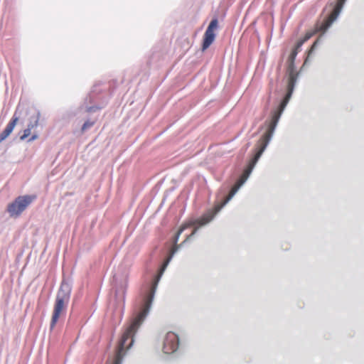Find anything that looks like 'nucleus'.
<instances>
[{"label": "nucleus", "mask_w": 364, "mask_h": 364, "mask_svg": "<svg viewBox=\"0 0 364 364\" xmlns=\"http://www.w3.org/2000/svg\"><path fill=\"white\" fill-rule=\"evenodd\" d=\"M300 47H296L293 49L291 54L289 57V80H288V85H287V93L285 97L280 102L279 106L272 112L271 119L269 122H267V128L265 133L261 136L256 144L255 147V153L254 156L250 161L247 167L245 169L242 176L236 183V184L231 188L229 194L226 197H233V196L236 193L240 186L247 180L249 177L250 173L252 172L253 168L257 164V161L260 158L263 151L266 149L267 144H269L272 136L274 134L275 128L277 125L279 119L285 109L289 100L291 96L294 85L296 80L297 74L294 72V61L298 53V50Z\"/></svg>", "instance_id": "obj_1"}, {"label": "nucleus", "mask_w": 364, "mask_h": 364, "mask_svg": "<svg viewBox=\"0 0 364 364\" xmlns=\"http://www.w3.org/2000/svg\"><path fill=\"white\" fill-rule=\"evenodd\" d=\"M148 312H139L124 332L113 364H121L126 351L132 346L134 336Z\"/></svg>", "instance_id": "obj_2"}, {"label": "nucleus", "mask_w": 364, "mask_h": 364, "mask_svg": "<svg viewBox=\"0 0 364 364\" xmlns=\"http://www.w3.org/2000/svg\"><path fill=\"white\" fill-rule=\"evenodd\" d=\"M70 296V288L67 284H61L60 289L58 291L53 315L50 321V328H53L58 322L59 318L63 315L66 310L68 304Z\"/></svg>", "instance_id": "obj_3"}, {"label": "nucleus", "mask_w": 364, "mask_h": 364, "mask_svg": "<svg viewBox=\"0 0 364 364\" xmlns=\"http://www.w3.org/2000/svg\"><path fill=\"white\" fill-rule=\"evenodd\" d=\"M36 198V195L18 196L8 205L7 210L11 216H19Z\"/></svg>", "instance_id": "obj_4"}, {"label": "nucleus", "mask_w": 364, "mask_h": 364, "mask_svg": "<svg viewBox=\"0 0 364 364\" xmlns=\"http://www.w3.org/2000/svg\"><path fill=\"white\" fill-rule=\"evenodd\" d=\"M192 225H193V224L191 223L183 224L180 227V228L178 229V230L177 231L176 235L172 238L171 242V246L168 250V255H167L166 258L164 259V262L162 264V265H161V270H160L161 277L162 276L163 272L165 270V268L166 267V266L168 265V264L172 259L173 255L177 252V250L179 247V245H177V242L178 240V237H179L180 235L183 232L184 230H186L188 228H190Z\"/></svg>", "instance_id": "obj_5"}, {"label": "nucleus", "mask_w": 364, "mask_h": 364, "mask_svg": "<svg viewBox=\"0 0 364 364\" xmlns=\"http://www.w3.org/2000/svg\"><path fill=\"white\" fill-rule=\"evenodd\" d=\"M218 18H213L209 23L203 36L202 50L204 51L210 47L215 38V31L218 28Z\"/></svg>", "instance_id": "obj_6"}, {"label": "nucleus", "mask_w": 364, "mask_h": 364, "mask_svg": "<svg viewBox=\"0 0 364 364\" xmlns=\"http://www.w3.org/2000/svg\"><path fill=\"white\" fill-rule=\"evenodd\" d=\"M178 336L173 332H168L164 340L163 350L167 354L172 353L178 349Z\"/></svg>", "instance_id": "obj_7"}, {"label": "nucleus", "mask_w": 364, "mask_h": 364, "mask_svg": "<svg viewBox=\"0 0 364 364\" xmlns=\"http://www.w3.org/2000/svg\"><path fill=\"white\" fill-rule=\"evenodd\" d=\"M18 122V117L16 116L15 113L4 130L0 134V143L5 140L11 134Z\"/></svg>", "instance_id": "obj_8"}, {"label": "nucleus", "mask_w": 364, "mask_h": 364, "mask_svg": "<svg viewBox=\"0 0 364 364\" xmlns=\"http://www.w3.org/2000/svg\"><path fill=\"white\" fill-rule=\"evenodd\" d=\"M346 0H338V2L333 9V11H332V13L331 14L330 16H329V21L331 22L333 21H334L338 15L339 14L341 9H342V6L344 4V1Z\"/></svg>", "instance_id": "obj_9"}, {"label": "nucleus", "mask_w": 364, "mask_h": 364, "mask_svg": "<svg viewBox=\"0 0 364 364\" xmlns=\"http://www.w3.org/2000/svg\"><path fill=\"white\" fill-rule=\"evenodd\" d=\"M95 123V121L87 120L82 126L81 132L84 133L87 129L91 128Z\"/></svg>", "instance_id": "obj_10"}, {"label": "nucleus", "mask_w": 364, "mask_h": 364, "mask_svg": "<svg viewBox=\"0 0 364 364\" xmlns=\"http://www.w3.org/2000/svg\"><path fill=\"white\" fill-rule=\"evenodd\" d=\"M38 121H39V114L37 113L36 117H34V120L33 122H31L28 125V129H30L31 130L37 127L38 124Z\"/></svg>", "instance_id": "obj_11"}, {"label": "nucleus", "mask_w": 364, "mask_h": 364, "mask_svg": "<svg viewBox=\"0 0 364 364\" xmlns=\"http://www.w3.org/2000/svg\"><path fill=\"white\" fill-rule=\"evenodd\" d=\"M31 134V130L30 129L26 128L23 130V134L20 136L21 140H25Z\"/></svg>", "instance_id": "obj_12"}, {"label": "nucleus", "mask_w": 364, "mask_h": 364, "mask_svg": "<svg viewBox=\"0 0 364 364\" xmlns=\"http://www.w3.org/2000/svg\"><path fill=\"white\" fill-rule=\"evenodd\" d=\"M310 38V35L306 34L305 38L303 40L299 41L297 43V47H301L304 41H307Z\"/></svg>", "instance_id": "obj_13"}, {"label": "nucleus", "mask_w": 364, "mask_h": 364, "mask_svg": "<svg viewBox=\"0 0 364 364\" xmlns=\"http://www.w3.org/2000/svg\"><path fill=\"white\" fill-rule=\"evenodd\" d=\"M38 138V134L36 133H34L32 134L31 137L28 139V141H33Z\"/></svg>", "instance_id": "obj_14"}, {"label": "nucleus", "mask_w": 364, "mask_h": 364, "mask_svg": "<svg viewBox=\"0 0 364 364\" xmlns=\"http://www.w3.org/2000/svg\"><path fill=\"white\" fill-rule=\"evenodd\" d=\"M196 229H194L190 235L186 236V237L184 240L183 242L187 241L192 235H193L196 233Z\"/></svg>", "instance_id": "obj_15"}]
</instances>
